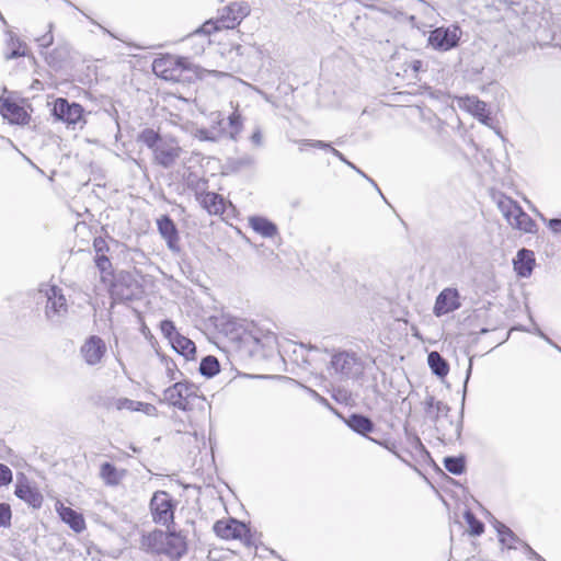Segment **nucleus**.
<instances>
[{
    "label": "nucleus",
    "instance_id": "f257e3e1",
    "mask_svg": "<svg viewBox=\"0 0 561 561\" xmlns=\"http://www.w3.org/2000/svg\"><path fill=\"white\" fill-rule=\"evenodd\" d=\"M251 12V8L245 1H236L218 10L216 20L205 22L197 31L209 35L215 31L222 28H236Z\"/></svg>",
    "mask_w": 561,
    "mask_h": 561
},
{
    "label": "nucleus",
    "instance_id": "f03ea898",
    "mask_svg": "<svg viewBox=\"0 0 561 561\" xmlns=\"http://www.w3.org/2000/svg\"><path fill=\"white\" fill-rule=\"evenodd\" d=\"M147 540L152 551L165 554L171 559H179L186 551L184 537L175 531H154L148 536Z\"/></svg>",
    "mask_w": 561,
    "mask_h": 561
},
{
    "label": "nucleus",
    "instance_id": "7ed1b4c3",
    "mask_svg": "<svg viewBox=\"0 0 561 561\" xmlns=\"http://www.w3.org/2000/svg\"><path fill=\"white\" fill-rule=\"evenodd\" d=\"M191 69L192 65L188 62L187 58L171 55L157 58L152 64V70L156 76L174 82L182 81L184 79V72Z\"/></svg>",
    "mask_w": 561,
    "mask_h": 561
},
{
    "label": "nucleus",
    "instance_id": "20e7f679",
    "mask_svg": "<svg viewBox=\"0 0 561 561\" xmlns=\"http://www.w3.org/2000/svg\"><path fill=\"white\" fill-rule=\"evenodd\" d=\"M198 397V387L187 381H176L163 391V399L182 411L191 409L192 400Z\"/></svg>",
    "mask_w": 561,
    "mask_h": 561
},
{
    "label": "nucleus",
    "instance_id": "39448f33",
    "mask_svg": "<svg viewBox=\"0 0 561 561\" xmlns=\"http://www.w3.org/2000/svg\"><path fill=\"white\" fill-rule=\"evenodd\" d=\"M329 369L340 379H348L360 375L363 365L354 353L339 352L332 356Z\"/></svg>",
    "mask_w": 561,
    "mask_h": 561
},
{
    "label": "nucleus",
    "instance_id": "423d86ee",
    "mask_svg": "<svg viewBox=\"0 0 561 561\" xmlns=\"http://www.w3.org/2000/svg\"><path fill=\"white\" fill-rule=\"evenodd\" d=\"M214 531L222 539H240L245 546H252L253 539L245 524L233 519H221L215 523Z\"/></svg>",
    "mask_w": 561,
    "mask_h": 561
},
{
    "label": "nucleus",
    "instance_id": "0eeeda50",
    "mask_svg": "<svg viewBox=\"0 0 561 561\" xmlns=\"http://www.w3.org/2000/svg\"><path fill=\"white\" fill-rule=\"evenodd\" d=\"M150 511L156 523L169 527L174 517L171 495L165 491H157L150 501Z\"/></svg>",
    "mask_w": 561,
    "mask_h": 561
},
{
    "label": "nucleus",
    "instance_id": "6e6552de",
    "mask_svg": "<svg viewBox=\"0 0 561 561\" xmlns=\"http://www.w3.org/2000/svg\"><path fill=\"white\" fill-rule=\"evenodd\" d=\"M45 293L47 298L45 307V316L50 322H58L67 311V300L62 294V290L57 286H47L45 289H41Z\"/></svg>",
    "mask_w": 561,
    "mask_h": 561
},
{
    "label": "nucleus",
    "instance_id": "1a4fd4ad",
    "mask_svg": "<svg viewBox=\"0 0 561 561\" xmlns=\"http://www.w3.org/2000/svg\"><path fill=\"white\" fill-rule=\"evenodd\" d=\"M183 149L174 138H164L152 151L153 162L164 169L172 168L181 157Z\"/></svg>",
    "mask_w": 561,
    "mask_h": 561
},
{
    "label": "nucleus",
    "instance_id": "9d476101",
    "mask_svg": "<svg viewBox=\"0 0 561 561\" xmlns=\"http://www.w3.org/2000/svg\"><path fill=\"white\" fill-rule=\"evenodd\" d=\"M461 31L458 26L437 27L431 32L428 43L435 49L447 51L458 45Z\"/></svg>",
    "mask_w": 561,
    "mask_h": 561
},
{
    "label": "nucleus",
    "instance_id": "9b49d317",
    "mask_svg": "<svg viewBox=\"0 0 561 561\" xmlns=\"http://www.w3.org/2000/svg\"><path fill=\"white\" fill-rule=\"evenodd\" d=\"M83 108L80 104L69 103L66 99H57L54 103L53 115L68 125L76 126L82 121Z\"/></svg>",
    "mask_w": 561,
    "mask_h": 561
},
{
    "label": "nucleus",
    "instance_id": "f8f14e48",
    "mask_svg": "<svg viewBox=\"0 0 561 561\" xmlns=\"http://www.w3.org/2000/svg\"><path fill=\"white\" fill-rule=\"evenodd\" d=\"M106 352L103 340L99 336L89 337L81 346V355L88 365H96Z\"/></svg>",
    "mask_w": 561,
    "mask_h": 561
},
{
    "label": "nucleus",
    "instance_id": "ddd939ff",
    "mask_svg": "<svg viewBox=\"0 0 561 561\" xmlns=\"http://www.w3.org/2000/svg\"><path fill=\"white\" fill-rule=\"evenodd\" d=\"M213 125L210 128H197L195 131V137L199 140L205 141H218L226 135V129L222 126L224 116L221 113L216 112L211 114Z\"/></svg>",
    "mask_w": 561,
    "mask_h": 561
},
{
    "label": "nucleus",
    "instance_id": "4468645a",
    "mask_svg": "<svg viewBox=\"0 0 561 561\" xmlns=\"http://www.w3.org/2000/svg\"><path fill=\"white\" fill-rule=\"evenodd\" d=\"M459 295L456 289L446 288L436 298L434 313L437 317L449 313L459 308Z\"/></svg>",
    "mask_w": 561,
    "mask_h": 561
},
{
    "label": "nucleus",
    "instance_id": "2eb2a0df",
    "mask_svg": "<svg viewBox=\"0 0 561 561\" xmlns=\"http://www.w3.org/2000/svg\"><path fill=\"white\" fill-rule=\"evenodd\" d=\"M459 106L471 113L483 124L489 125L490 116L486 104L483 101L476 96H465L459 100Z\"/></svg>",
    "mask_w": 561,
    "mask_h": 561
},
{
    "label": "nucleus",
    "instance_id": "dca6fc26",
    "mask_svg": "<svg viewBox=\"0 0 561 561\" xmlns=\"http://www.w3.org/2000/svg\"><path fill=\"white\" fill-rule=\"evenodd\" d=\"M535 266V254L533 251L522 249L514 259V270L520 277H529Z\"/></svg>",
    "mask_w": 561,
    "mask_h": 561
},
{
    "label": "nucleus",
    "instance_id": "f3484780",
    "mask_svg": "<svg viewBox=\"0 0 561 561\" xmlns=\"http://www.w3.org/2000/svg\"><path fill=\"white\" fill-rule=\"evenodd\" d=\"M56 511L58 512L62 522L69 525V527L76 533H81L85 528V522L81 514L75 510L65 506L61 503L56 504Z\"/></svg>",
    "mask_w": 561,
    "mask_h": 561
},
{
    "label": "nucleus",
    "instance_id": "a211bd4d",
    "mask_svg": "<svg viewBox=\"0 0 561 561\" xmlns=\"http://www.w3.org/2000/svg\"><path fill=\"white\" fill-rule=\"evenodd\" d=\"M157 225L159 232L161 233L162 238L167 241L169 249H171L172 251L179 250V236L173 221L168 216H162L160 219H158Z\"/></svg>",
    "mask_w": 561,
    "mask_h": 561
},
{
    "label": "nucleus",
    "instance_id": "6ab92c4d",
    "mask_svg": "<svg viewBox=\"0 0 561 561\" xmlns=\"http://www.w3.org/2000/svg\"><path fill=\"white\" fill-rule=\"evenodd\" d=\"M106 410H129V411H139L141 408H146L147 410L152 409L150 404H145L140 401H134L127 398H110L103 403Z\"/></svg>",
    "mask_w": 561,
    "mask_h": 561
},
{
    "label": "nucleus",
    "instance_id": "aec40b11",
    "mask_svg": "<svg viewBox=\"0 0 561 561\" xmlns=\"http://www.w3.org/2000/svg\"><path fill=\"white\" fill-rule=\"evenodd\" d=\"M425 405L426 413L435 421L436 425L443 423L450 410L446 403L436 400L433 396L426 397Z\"/></svg>",
    "mask_w": 561,
    "mask_h": 561
},
{
    "label": "nucleus",
    "instance_id": "412c9836",
    "mask_svg": "<svg viewBox=\"0 0 561 561\" xmlns=\"http://www.w3.org/2000/svg\"><path fill=\"white\" fill-rule=\"evenodd\" d=\"M15 495L34 508L42 506L43 495L27 483H18L15 488Z\"/></svg>",
    "mask_w": 561,
    "mask_h": 561
},
{
    "label": "nucleus",
    "instance_id": "4be33fe9",
    "mask_svg": "<svg viewBox=\"0 0 561 561\" xmlns=\"http://www.w3.org/2000/svg\"><path fill=\"white\" fill-rule=\"evenodd\" d=\"M126 470L118 469L110 462H104L100 468V478L106 485L116 486L125 478Z\"/></svg>",
    "mask_w": 561,
    "mask_h": 561
},
{
    "label": "nucleus",
    "instance_id": "5701e85b",
    "mask_svg": "<svg viewBox=\"0 0 561 561\" xmlns=\"http://www.w3.org/2000/svg\"><path fill=\"white\" fill-rule=\"evenodd\" d=\"M510 226L514 229L526 233H535L537 231V225L531 217L523 210V208L516 211V215L508 221Z\"/></svg>",
    "mask_w": 561,
    "mask_h": 561
},
{
    "label": "nucleus",
    "instance_id": "b1692460",
    "mask_svg": "<svg viewBox=\"0 0 561 561\" xmlns=\"http://www.w3.org/2000/svg\"><path fill=\"white\" fill-rule=\"evenodd\" d=\"M201 203L209 214L218 215L225 211L224 198L216 193L208 192L202 195Z\"/></svg>",
    "mask_w": 561,
    "mask_h": 561
},
{
    "label": "nucleus",
    "instance_id": "393cba45",
    "mask_svg": "<svg viewBox=\"0 0 561 561\" xmlns=\"http://www.w3.org/2000/svg\"><path fill=\"white\" fill-rule=\"evenodd\" d=\"M250 226L254 231L266 238H271L277 232L276 226L263 217L250 218Z\"/></svg>",
    "mask_w": 561,
    "mask_h": 561
},
{
    "label": "nucleus",
    "instance_id": "a878e982",
    "mask_svg": "<svg viewBox=\"0 0 561 561\" xmlns=\"http://www.w3.org/2000/svg\"><path fill=\"white\" fill-rule=\"evenodd\" d=\"M427 363L436 376L444 378L448 374V364L437 352H431L428 354Z\"/></svg>",
    "mask_w": 561,
    "mask_h": 561
},
{
    "label": "nucleus",
    "instance_id": "bb28decb",
    "mask_svg": "<svg viewBox=\"0 0 561 561\" xmlns=\"http://www.w3.org/2000/svg\"><path fill=\"white\" fill-rule=\"evenodd\" d=\"M347 424L353 431L359 434L369 433L374 428V424L368 417L358 414L351 415Z\"/></svg>",
    "mask_w": 561,
    "mask_h": 561
},
{
    "label": "nucleus",
    "instance_id": "cd10ccee",
    "mask_svg": "<svg viewBox=\"0 0 561 561\" xmlns=\"http://www.w3.org/2000/svg\"><path fill=\"white\" fill-rule=\"evenodd\" d=\"M172 347L181 355L188 357L195 353V344L180 333L171 341Z\"/></svg>",
    "mask_w": 561,
    "mask_h": 561
},
{
    "label": "nucleus",
    "instance_id": "c85d7f7f",
    "mask_svg": "<svg viewBox=\"0 0 561 561\" xmlns=\"http://www.w3.org/2000/svg\"><path fill=\"white\" fill-rule=\"evenodd\" d=\"M497 207L505 219L508 221L516 215V211L522 207L517 204V202L513 201L510 197H502L497 202Z\"/></svg>",
    "mask_w": 561,
    "mask_h": 561
},
{
    "label": "nucleus",
    "instance_id": "c756f323",
    "mask_svg": "<svg viewBox=\"0 0 561 561\" xmlns=\"http://www.w3.org/2000/svg\"><path fill=\"white\" fill-rule=\"evenodd\" d=\"M163 140L164 138L160 137V135L151 128H146L138 135V141L146 145L152 151L158 147L160 141Z\"/></svg>",
    "mask_w": 561,
    "mask_h": 561
},
{
    "label": "nucleus",
    "instance_id": "7c9ffc66",
    "mask_svg": "<svg viewBox=\"0 0 561 561\" xmlns=\"http://www.w3.org/2000/svg\"><path fill=\"white\" fill-rule=\"evenodd\" d=\"M199 371L206 377L215 376L219 371V363L217 358L214 356L203 358L199 365Z\"/></svg>",
    "mask_w": 561,
    "mask_h": 561
},
{
    "label": "nucleus",
    "instance_id": "2f4dec72",
    "mask_svg": "<svg viewBox=\"0 0 561 561\" xmlns=\"http://www.w3.org/2000/svg\"><path fill=\"white\" fill-rule=\"evenodd\" d=\"M8 46L11 48V51L5 55L7 59H13L25 55L23 43L11 33Z\"/></svg>",
    "mask_w": 561,
    "mask_h": 561
},
{
    "label": "nucleus",
    "instance_id": "473e14b6",
    "mask_svg": "<svg viewBox=\"0 0 561 561\" xmlns=\"http://www.w3.org/2000/svg\"><path fill=\"white\" fill-rule=\"evenodd\" d=\"M254 164H255V159L251 154H243V156L234 158L230 161V165L234 171L248 169V168L253 167Z\"/></svg>",
    "mask_w": 561,
    "mask_h": 561
},
{
    "label": "nucleus",
    "instance_id": "72a5a7b5",
    "mask_svg": "<svg viewBox=\"0 0 561 561\" xmlns=\"http://www.w3.org/2000/svg\"><path fill=\"white\" fill-rule=\"evenodd\" d=\"M444 466L449 472L454 474H460L465 469L463 459L457 457H446L444 459Z\"/></svg>",
    "mask_w": 561,
    "mask_h": 561
},
{
    "label": "nucleus",
    "instance_id": "f704fd0d",
    "mask_svg": "<svg viewBox=\"0 0 561 561\" xmlns=\"http://www.w3.org/2000/svg\"><path fill=\"white\" fill-rule=\"evenodd\" d=\"M497 531L501 537V541L505 545H507L508 548H512V543L516 541V537L514 533L504 524L499 523L497 525Z\"/></svg>",
    "mask_w": 561,
    "mask_h": 561
},
{
    "label": "nucleus",
    "instance_id": "c9c22d12",
    "mask_svg": "<svg viewBox=\"0 0 561 561\" xmlns=\"http://www.w3.org/2000/svg\"><path fill=\"white\" fill-rule=\"evenodd\" d=\"M229 125L231 127L230 138L234 140L242 127L241 115L237 112H233L229 116Z\"/></svg>",
    "mask_w": 561,
    "mask_h": 561
},
{
    "label": "nucleus",
    "instance_id": "e433bc0d",
    "mask_svg": "<svg viewBox=\"0 0 561 561\" xmlns=\"http://www.w3.org/2000/svg\"><path fill=\"white\" fill-rule=\"evenodd\" d=\"M465 518L470 526V531L472 535H481L483 533V524L480 523L472 513L467 512Z\"/></svg>",
    "mask_w": 561,
    "mask_h": 561
},
{
    "label": "nucleus",
    "instance_id": "4c0bfd02",
    "mask_svg": "<svg viewBox=\"0 0 561 561\" xmlns=\"http://www.w3.org/2000/svg\"><path fill=\"white\" fill-rule=\"evenodd\" d=\"M55 27V24L53 22H50L48 24V31L46 34L37 37V43L39 44L41 47H44V48H47L49 46L53 45L54 43V35H53V30Z\"/></svg>",
    "mask_w": 561,
    "mask_h": 561
},
{
    "label": "nucleus",
    "instance_id": "58836bf2",
    "mask_svg": "<svg viewBox=\"0 0 561 561\" xmlns=\"http://www.w3.org/2000/svg\"><path fill=\"white\" fill-rule=\"evenodd\" d=\"M95 265L100 270L101 273L111 274V261L105 254L95 255Z\"/></svg>",
    "mask_w": 561,
    "mask_h": 561
},
{
    "label": "nucleus",
    "instance_id": "ea45409f",
    "mask_svg": "<svg viewBox=\"0 0 561 561\" xmlns=\"http://www.w3.org/2000/svg\"><path fill=\"white\" fill-rule=\"evenodd\" d=\"M161 332L164 334L165 337L170 340V342L175 337L176 334H179L175 330V327L172 321L164 320L160 324Z\"/></svg>",
    "mask_w": 561,
    "mask_h": 561
},
{
    "label": "nucleus",
    "instance_id": "a19ab883",
    "mask_svg": "<svg viewBox=\"0 0 561 561\" xmlns=\"http://www.w3.org/2000/svg\"><path fill=\"white\" fill-rule=\"evenodd\" d=\"M11 520V508L9 504H0V527L10 526Z\"/></svg>",
    "mask_w": 561,
    "mask_h": 561
},
{
    "label": "nucleus",
    "instance_id": "79ce46f5",
    "mask_svg": "<svg viewBox=\"0 0 561 561\" xmlns=\"http://www.w3.org/2000/svg\"><path fill=\"white\" fill-rule=\"evenodd\" d=\"M12 481V471L11 469L0 463V485H7Z\"/></svg>",
    "mask_w": 561,
    "mask_h": 561
},
{
    "label": "nucleus",
    "instance_id": "37998d69",
    "mask_svg": "<svg viewBox=\"0 0 561 561\" xmlns=\"http://www.w3.org/2000/svg\"><path fill=\"white\" fill-rule=\"evenodd\" d=\"M299 145H300V151L304 150V146H311V147L321 148V149L328 148L330 150L332 148L330 146V144H327L322 140H300Z\"/></svg>",
    "mask_w": 561,
    "mask_h": 561
},
{
    "label": "nucleus",
    "instance_id": "c03bdc74",
    "mask_svg": "<svg viewBox=\"0 0 561 561\" xmlns=\"http://www.w3.org/2000/svg\"><path fill=\"white\" fill-rule=\"evenodd\" d=\"M4 111H5V115H10L16 119L20 118L21 114H24L23 110L20 106L12 104V103L5 104Z\"/></svg>",
    "mask_w": 561,
    "mask_h": 561
},
{
    "label": "nucleus",
    "instance_id": "a18cd8bd",
    "mask_svg": "<svg viewBox=\"0 0 561 561\" xmlns=\"http://www.w3.org/2000/svg\"><path fill=\"white\" fill-rule=\"evenodd\" d=\"M164 363H165V371H167V376H168L169 380L170 381L176 380L178 379L176 374H181L176 369V365L172 360H164Z\"/></svg>",
    "mask_w": 561,
    "mask_h": 561
},
{
    "label": "nucleus",
    "instance_id": "49530a36",
    "mask_svg": "<svg viewBox=\"0 0 561 561\" xmlns=\"http://www.w3.org/2000/svg\"><path fill=\"white\" fill-rule=\"evenodd\" d=\"M94 249H95V252H96V255H101V254H104V251L107 250V245H106V242L104 239L102 238H96L94 240Z\"/></svg>",
    "mask_w": 561,
    "mask_h": 561
},
{
    "label": "nucleus",
    "instance_id": "de8ad7c7",
    "mask_svg": "<svg viewBox=\"0 0 561 561\" xmlns=\"http://www.w3.org/2000/svg\"><path fill=\"white\" fill-rule=\"evenodd\" d=\"M251 141L254 146L261 147L263 146V135L260 128H256L251 135Z\"/></svg>",
    "mask_w": 561,
    "mask_h": 561
},
{
    "label": "nucleus",
    "instance_id": "09e8293b",
    "mask_svg": "<svg viewBox=\"0 0 561 561\" xmlns=\"http://www.w3.org/2000/svg\"><path fill=\"white\" fill-rule=\"evenodd\" d=\"M330 151H331L335 157H337V159H340L341 161H343L344 163H346V164H347L348 167H351L352 169H354V170H356V171L358 170V169H357V168H356L352 162L347 161V160L345 159V157H344V156H343L339 150H336V149H334V148H331V150H330Z\"/></svg>",
    "mask_w": 561,
    "mask_h": 561
},
{
    "label": "nucleus",
    "instance_id": "8fccbe9b",
    "mask_svg": "<svg viewBox=\"0 0 561 561\" xmlns=\"http://www.w3.org/2000/svg\"><path fill=\"white\" fill-rule=\"evenodd\" d=\"M550 229L556 233H561V219H551L549 221Z\"/></svg>",
    "mask_w": 561,
    "mask_h": 561
},
{
    "label": "nucleus",
    "instance_id": "3c124183",
    "mask_svg": "<svg viewBox=\"0 0 561 561\" xmlns=\"http://www.w3.org/2000/svg\"><path fill=\"white\" fill-rule=\"evenodd\" d=\"M357 172H358L360 175H363L365 179H367V180H368V181H369V182H370V183H371V184L377 188V191L380 193L381 198H385L383 193H381V192H380V190L378 188L377 184L375 183V181H374L373 179L368 178V176H367L363 171H360V170H357Z\"/></svg>",
    "mask_w": 561,
    "mask_h": 561
},
{
    "label": "nucleus",
    "instance_id": "603ef678",
    "mask_svg": "<svg viewBox=\"0 0 561 561\" xmlns=\"http://www.w3.org/2000/svg\"><path fill=\"white\" fill-rule=\"evenodd\" d=\"M357 172H358L360 175H363L365 179H367V180H368V181H369V182H370V183H371V184L377 188V191L380 193L381 198H385L383 193H381V192H380V190L378 188L377 184L375 183V181H374L373 179L368 178V176H367L363 171H360V170H357Z\"/></svg>",
    "mask_w": 561,
    "mask_h": 561
},
{
    "label": "nucleus",
    "instance_id": "864d4df0",
    "mask_svg": "<svg viewBox=\"0 0 561 561\" xmlns=\"http://www.w3.org/2000/svg\"><path fill=\"white\" fill-rule=\"evenodd\" d=\"M471 371H472V358L469 359V366H468V369H467V376H466V380H465V388L467 387V383H468L469 377L471 375Z\"/></svg>",
    "mask_w": 561,
    "mask_h": 561
},
{
    "label": "nucleus",
    "instance_id": "5fc2aeb1",
    "mask_svg": "<svg viewBox=\"0 0 561 561\" xmlns=\"http://www.w3.org/2000/svg\"><path fill=\"white\" fill-rule=\"evenodd\" d=\"M411 68L413 71H419L422 68V61L421 60H413L411 62Z\"/></svg>",
    "mask_w": 561,
    "mask_h": 561
},
{
    "label": "nucleus",
    "instance_id": "6e6d98bb",
    "mask_svg": "<svg viewBox=\"0 0 561 561\" xmlns=\"http://www.w3.org/2000/svg\"><path fill=\"white\" fill-rule=\"evenodd\" d=\"M241 48H242V47H241L240 45L236 46V51H237V54H239V55H241V54H242Z\"/></svg>",
    "mask_w": 561,
    "mask_h": 561
},
{
    "label": "nucleus",
    "instance_id": "4d7b16f0",
    "mask_svg": "<svg viewBox=\"0 0 561 561\" xmlns=\"http://www.w3.org/2000/svg\"><path fill=\"white\" fill-rule=\"evenodd\" d=\"M539 335L550 343V340L542 332L539 331Z\"/></svg>",
    "mask_w": 561,
    "mask_h": 561
}]
</instances>
